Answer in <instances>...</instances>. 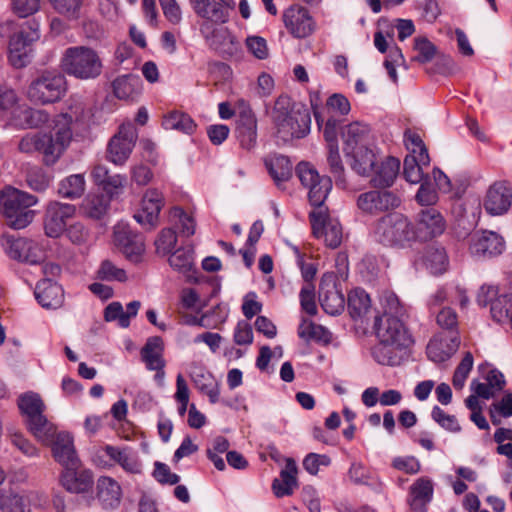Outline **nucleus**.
Listing matches in <instances>:
<instances>
[{"instance_id": "nucleus-1", "label": "nucleus", "mask_w": 512, "mask_h": 512, "mask_svg": "<svg viewBox=\"0 0 512 512\" xmlns=\"http://www.w3.org/2000/svg\"><path fill=\"white\" fill-rule=\"evenodd\" d=\"M60 67L67 75L83 81L95 80L103 72L104 64L98 51L85 45L65 49Z\"/></svg>"}, {"instance_id": "nucleus-2", "label": "nucleus", "mask_w": 512, "mask_h": 512, "mask_svg": "<svg viewBox=\"0 0 512 512\" xmlns=\"http://www.w3.org/2000/svg\"><path fill=\"white\" fill-rule=\"evenodd\" d=\"M38 198L27 192L8 187L0 192V212L5 223L14 230L26 228L32 223L35 211L31 209Z\"/></svg>"}, {"instance_id": "nucleus-3", "label": "nucleus", "mask_w": 512, "mask_h": 512, "mask_svg": "<svg viewBox=\"0 0 512 512\" xmlns=\"http://www.w3.org/2000/svg\"><path fill=\"white\" fill-rule=\"evenodd\" d=\"M374 237L384 246L405 248L415 241L414 224L401 213H388L375 222Z\"/></svg>"}, {"instance_id": "nucleus-4", "label": "nucleus", "mask_w": 512, "mask_h": 512, "mask_svg": "<svg viewBox=\"0 0 512 512\" xmlns=\"http://www.w3.org/2000/svg\"><path fill=\"white\" fill-rule=\"evenodd\" d=\"M272 119L280 133H286L291 138H303L310 131L311 116L304 106L288 110V99L280 97L272 111Z\"/></svg>"}, {"instance_id": "nucleus-5", "label": "nucleus", "mask_w": 512, "mask_h": 512, "mask_svg": "<svg viewBox=\"0 0 512 512\" xmlns=\"http://www.w3.org/2000/svg\"><path fill=\"white\" fill-rule=\"evenodd\" d=\"M65 92V76L56 70H44L31 81L27 96L34 103L49 104L59 101Z\"/></svg>"}, {"instance_id": "nucleus-6", "label": "nucleus", "mask_w": 512, "mask_h": 512, "mask_svg": "<svg viewBox=\"0 0 512 512\" xmlns=\"http://www.w3.org/2000/svg\"><path fill=\"white\" fill-rule=\"evenodd\" d=\"M0 110L15 126L34 128L49 120L43 110L19 106L16 93L7 88H0Z\"/></svg>"}, {"instance_id": "nucleus-7", "label": "nucleus", "mask_w": 512, "mask_h": 512, "mask_svg": "<svg viewBox=\"0 0 512 512\" xmlns=\"http://www.w3.org/2000/svg\"><path fill=\"white\" fill-rule=\"evenodd\" d=\"M296 175L301 184L308 189V198L315 210L323 206L332 188V180L328 176L319 175L318 171L308 162H300L296 166Z\"/></svg>"}, {"instance_id": "nucleus-8", "label": "nucleus", "mask_w": 512, "mask_h": 512, "mask_svg": "<svg viewBox=\"0 0 512 512\" xmlns=\"http://www.w3.org/2000/svg\"><path fill=\"white\" fill-rule=\"evenodd\" d=\"M61 118L63 126L62 128H57L55 134H39L38 152L42 154L43 163L46 166H52L59 160L72 138L71 129L68 127V124L72 121V117L63 114Z\"/></svg>"}, {"instance_id": "nucleus-9", "label": "nucleus", "mask_w": 512, "mask_h": 512, "mask_svg": "<svg viewBox=\"0 0 512 512\" xmlns=\"http://www.w3.org/2000/svg\"><path fill=\"white\" fill-rule=\"evenodd\" d=\"M1 244L5 253L13 260L36 265L44 260L42 247L34 240L10 234H3Z\"/></svg>"}, {"instance_id": "nucleus-10", "label": "nucleus", "mask_w": 512, "mask_h": 512, "mask_svg": "<svg viewBox=\"0 0 512 512\" xmlns=\"http://www.w3.org/2000/svg\"><path fill=\"white\" fill-rule=\"evenodd\" d=\"M400 198L392 191L370 190L357 197L356 205L365 215L376 216L399 207Z\"/></svg>"}, {"instance_id": "nucleus-11", "label": "nucleus", "mask_w": 512, "mask_h": 512, "mask_svg": "<svg viewBox=\"0 0 512 512\" xmlns=\"http://www.w3.org/2000/svg\"><path fill=\"white\" fill-rule=\"evenodd\" d=\"M137 140V131L131 124H122L108 143L107 157L115 165H123L129 158Z\"/></svg>"}, {"instance_id": "nucleus-12", "label": "nucleus", "mask_w": 512, "mask_h": 512, "mask_svg": "<svg viewBox=\"0 0 512 512\" xmlns=\"http://www.w3.org/2000/svg\"><path fill=\"white\" fill-rule=\"evenodd\" d=\"M310 222L314 236L323 238L328 247L335 249L341 244V225L329 218L327 208L313 210L310 213Z\"/></svg>"}, {"instance_id": "nucleus-13", "label": "nucleus", "mask_w": 512, "mask_h": 512, "mask_svg": "<svg viewBox=\"0 0 512 512\" xmlns=\"http://www.w3.org/2000/svg\"><path fill=\"white\" fill-rule=\"evenodd\" d=\"M39 39L38 28H29V31L21 30L10 37L9 62L15 68H23L30 63L31 45Z\"/></svg>"}, {"instance_id": "nucleus-14", "label": "nucleus", "mask_w": 512, "mask_h": 512, "mask_svg": "<svg viewBox=\"0 0 512 512\" xmlns=\"http://www.w3.org/2000/svg\"><path fill=\"white\" fill-rule=\"evenodd\" d=\"M446 229L442 213L435 207L422 208L414 225L415 241H427L441 235Z\"/></svg>"}, {"instance_id": "nucleus-15", "label": "nucleus", "mask_w": 512, "mask_h": 512, "mask_svg": "<svg viewBox=\"0 0 512 512\" xmlns=\"http://www.w3.org/2000/svg\"><path fill=\"white\" fill-rule=\"evenodd\" d=\"M76 207L57 201L50 202L44 215V231L48 237L58 238L66 229V222L73 217Z\"/></svg>"}, {"instance_id": "nucleus-16", "label": "nucleus", "mask_w": 512, "mask_h": 512, "mask_svg": "<svg viewBox=\"0 0 512 512\" xmlns=\"http://www.w3.org/2000/svg\"><path fill=\"white\" fill-rule=\"evenodd\" d=\"M374 328L378 340L390 342L396 346H408L410 343L407 331L397 316L382 315L375 317Z\"/></svg>"}, {"instance_id": "nucleus-17", "label": "nucleus", "mask_w": 512, "mask_h": 512, "mask_svg": "<svg viewBox=\"0 0 512 512\" xmlns=\"http://www.w3.org/2000/svg\"><path fill=\"white\" fill-rule=\"evenodd\" d=\"M512 204V188L506 181H496L489 186L483 199L485 211L492 216L505 214Z\"/></svg>"}, {"instance_id": "nucleus-18", "label": "nucleus", "mask_w": 512, "mask_h": 512, "mask_svg": "<svg viewBox=\"0 0 512 512\" xmlns=\"http://www.w3.org/2000/svg\"><path fill=\"white\" fill-rule=\"evenodd\" d=\"M283 22L295 38H306L315 29V22L309 11L300 5H291L283 13Z\"/></svg>"}, {"instance_id": "nucleus-19", "label": "nucleus", "mask_w": 512, "mask_h": 512, "mask_svg": "<svg viewBox=\"0 0 512 512\" xmlns=\"http://www.w3.org/2000/svg\"><path fill=\"white\" fill-rule=\"evenodd\" d=\"M114 241L125 257L133 262L141 261L145 250L144 237L128 226L118 225L114 230Z\"/></svg>"}, {"instance_id": "nucleus-20", "label": "nucleus", "mask_w": 512, "mask_h": 512, "mask_svg": "<svg viewBox=\"0 0 512 512\" xmlns=\"http://www.w3.org/2000/svg\"><path fill=\"white\" fill-rule=\"evenodd\" d=\"M51 442L52 455L64 470H77L80 467L81 462L69 433L60 432Z\"/></svg>"}, {"instance_id": "nucleus-21", "label": "nucleus", "mask_w": 512, "mask_h": 512, "mask_svg": "<svg viewBox=\"0 0 512 512\" xmlns=\"http://www.w3.org/2000/svg\"><path fill=\"white\" fill-rule=\"evenodd\" d=\"M505 248L503 238L492 231H477L471 236L470 251L477 257L500 255Z\"/></svg>"}, {"instance_id": "nucleus-22", "label": "nucleus", "mask_w": 512, "mask_h": 512, "mask_svg": "<svg viewBox=\"0 0 512 512\" xmlns=\"http://www.w3.org/2000/svg\"><path fill=\"white\" fill-rule=\"evenodd\" d=\"M162 207V194L156 189H148L142 198L141 209L134 214V219L145 229L151 230L158 223Z\"/></svg>"}, {"instance_id": "nucleus-23", "label": "nucleus", "mask_w": 512, "mask_h": 512, "mask_svg": "<svg viewBox=\"0 0 512 512\" xmlns=\"http://www.w3.org/2000/svg\"><path fill=\"white\" fill-rule=\"evenodd\" d=\"M235 134L241 148L251 151L257 143V120L251 110H243L236 120Z\"/></svg>"}, {"instance_id": "nucleus-24", "label": "nucleus", "mask_w": 512, "mask_h": 512, "mask_svg": "<svg viewBox=\"0 0 512 512\" xmlns=\"http://www.w3.org/2000/svg\"><path fill=\"white\" fill-rule=\"evenodd\" d=\"M34 295L38 303L45 309H57L64 302L62 287L49 278H44L37 283Z\"/></svg>"}, {"instance_id": "nucleus-25", "label": "nucleus", "mask_w": 512, "mask_h": 512, "mask_svg": "<svg viewBox=\"0 0 512 512\" xmlns=\"http://www.w3.org/2000/svg\"><path fill=\"white\" fill-rule=\"evenodd\" d=\"M195 13L214 24H224L229 20V8L219 0H190Z\"/></svg>"}, {"instance_id": "nucleus-26", "label": "nucleus", "mask_w": 512, "mask_h": 512, "mask_svg": "<svg viewBox=\"0 0 512 512\" xmlns=\"http://www.w3.org/2000/svg\"><path fill=\"white\" fill-rule=\"evenodd\" d=\"M164 342L161 337L153 336L141 349V359L147 369L157 371L156 376L164 375L165 360L163 359Z\"/></svg>"}, {"instance_id": "nucleus-27", "label": "nucleus", "mask_w": 512, "mask_h": 512, "mask_svg": "<svg viewBox=\"0 0 512 512\" xmlns=\"http://www.w3.org/2000/svg\"><path fill=\"white\" fill-rule=\"evenodd\" d=\"M343 151L346 156L356 152L359 147L366 148L369 138V128L359 122L346 125L342 131Z\"/></svg>"}, {"instance_id": "nucleus-28", "label": "nucleus", "mask_w": 512, "mask_h": 512, "mask_svg": "<svg viewBox=\"0 0 512 512\" xmlns=\"http://www.w3.org/2000/svg\"><path fill=\"white\" fill-rule=\"evenodd\" d=\"M400 169V161L395 157H387L378 165L372 174L370 183L373 187L386 188L393 185Z\"/></svg>"}, {"instance_id": "nucleus-29", "label": "nucleus", "mask_w": 512, "mask_h": 512, "mask_svg": "<svg viewBox=\"0 0 512 512\" xmlns=\"http://www.w3.org/2000/svg\"><path fill=\"white\" fill-rule=\"evenodd\" d=\"M298 472L294 459L287 458L286 465L280 472V479H274L272 489L277 497L289 496L293 493L294 488L298 486L296 474Z\"/></svg>"}, {"instance_id": "nucleus-30", "label": "nucleus", "mask_w": 512, "mask_h": 512, "mask_svg": "<svg viewBox=\"0 0 512 512\" xmlns=\"http://www.w3.org/2000/svg\"><path fill=\"white\" fill-rule=\"evenodd\" d=\"M298 472L294 459L287 458L286 465L280 472V479H274L272 489L277 497L289 496L293 493L294 488L298 486L296 474Z\"/></svg>"}, {"instance_id": "nucleus-31", "label": "nucleus", "mask_w": 512, "mask_h": 512, "mask_svg": "<svg viewBox=\"0 0 512 512\" xmlns=\"http://www.w3.org/2000/svg\"><path fill=\"white\" fill-rule=\"evenodd\" d=\"M77 470H64L60 476L62 486L72 493H86L91 490L93 486V476L88 470H83L79 473Z\"/></svg>"}, {"instance_id": "nucleus-32", "label": "nucleus", "mask_w": 512, "mask_h": 512, "mask_svg": "<svg viewBox=\"0 0 512 512\" xmlns=\"http://www.w3.org/2000/svg\"><path fill=\"white\" fill-rule=\"evenodd\" d=\"M410 507L415 512H426V505L433 496V485L427 478H419L410 487Z\"/></svg>"}, {"instance_id": "nucleus-33", "label": "nucleus", "mask_w": 512, "mask_h": 512, "mask_svg": "<svg viewBox=\"0 0 512 512\" xmlns=\"http://www.w3.org/2000/svg\"><path fill=\"white\" fill-rule=\"evenodd\" d=\"M194 251L192 247L179 248L174 251L168 261L170 266L177 272L183 274L188 281L197 282L194 277L195 265H194Z\"/></svg>"}, {"instance_id": "nucleus-34", "label": "nucleus", "mask_w": 512, "mask_h": 512, "mask_svg": "<svg viewBox=\"0 0 512 512\" xmlns=\"http://www.w3.org/2000/svg\"><path fill=\"white\" fill-rule=\"evenodd\" d=\"M97 497L104 508H115L120 503L121 488L112 478L101 477L97 481Z\"/></svg>"}, {"instance_id": "nucleus-35", "label": "nucleus", "mask_w": 512, "mask_h": 512, "mask_svg": "<svg viewBox=\"0 0 512 512\" xmlns=\"http://www.w3.org/2000/svg\"><path fill=\"white\" fill-rule=\"evenodd\" d=\"M191 378L200 392L209 397L211 403L218 402L220 395L219 383L211 373L204 371L202 368H196L192 371Z\"/></svg>"}, {"instance_id": "nucleus-36", "label": "nucleus", "mask_w": 512, "mask_h": 512, "mask_svg": "<svg viewBox=\"0 0 512 512\" xmlns=\"http://www.w3.org/2000/svg\"><path fill=\"white\" fill-rule=\"evenodd\" d=\"M265 166L277 186L292 176V163L287 156L275 155L265 159Z\"/></svg>"}, {"instance_id": "nucleus-37", "label": "nucleus", "mask_w": 512, "mask_h": 512, "mask_svg": "<svg viewBox=\"0 0 512 512\" xmlns=\"http://www.w3.org/2000/svg\"><path fill=\"white\" fill-rule=\"evenodd\" d=\"M320 304L323 310L330 315L340 314L344 309V296L336 289L335 285H320L319 292Z\"/></svg>"}, {"instance_id": "nucleus-38", "label": "nucleus", "mask_w": 512, "mask_h": 512, "mask_svg": "<svg viewBox=\"0 0 512 512\" xmlns=\"http://www.w3.org/2000/svg\"><path fill=\"white\" fill-rule=\"evenodd\" d=\"M422 263L429 273L440 275L447 270L449 262L444 248L430 246L423 255Z\"/></svg>"}, {"instance_id": "nucleus-39", "label": "nucleus", "mask_w": 512, "mask_h": 512, "mask_svg": "<svg viewBox=\"0 0 512 512\" xmlns=\"http://www.w3.org/2000/svg\"><path fill=\"white\" fill-rule=\"evenodd\" d=\"M406 347L379 340V343L373 348L372 354L379 364L395 366L400 363L402 352Z\"/></svg>"}, {"instance_id": "nucleus-40", "label": "nucleus", "mask_w": 512, "mask_h": 512, "mask_svg": "<svg viewBox=\"0 0 512 512\" xmlns=\"http://www.w3.org/2000/svg\"><path fill=\"white\" fill-rule=\"evenodd\" d=\"M350 156L353 158L351 167L358 175L363 177L372 176L376 167L377 158L371 149L368 147H359V149L351 153Z\"/></svg>"}, {"instance_id": "nucleus-41", "label": "nucleus", "mask_w": 512, "mask_h": 512, "mask_svg": "<svg viewBox=\"0 0 512 512\" xmlns=\"http://www.w3.org/2000/svg\"><path fill=\"white\" fill-rule=\"evenodd\" d=\"M162 126L166 130H177L185 134H192L196 129V123L185 112L171 111L164 116Z\"/></svg>"}, {"instance_id": "nucleus-42", "label": "nucleus", "mask_w": 512, "mask_h": 512, "mask_svg": "<svg viewBox=\"0 0 512 512\" xmlns=\"http://www.w3.org/2000/svg\"><path fill=\"white\" fill-rule=\"evenodd\" d=\"M27 426L29 431L42 443H50L55 436V427L50 423L43 413L28 418Z\"/></svg>"}, {"instance_id": "nucleus-43", "label": "nucleus", "mask_w": 512, "mask_h": 512, "mask_svg": "<svg viewBox=\"0 0 512 512\" xmlns=\"http://www.w3.org/2000/svg\"><path fill=\"white\" fill-rule=\"evenodd\" d=\"M110 199L104 193L88 195L82 204L84 214L92 219H101L108 211Z\"/></svg>"}, {"instance_id": "nucleus-44", "label": "nucleus", "mask_w": 512, "mask_h": 512, "mask_svg": "<svg viewBox=\"0 0 512 512\" xmlns=\"http://www.w3.org/2000/svg\"><path fill=\"white\" fill-rule=\"evenodd\" d=\"M298 335L305 340H315L328 344L331 341V333L324 326L309 321L306 318L302 319L298 328Z\"/></svg>"}, {"instance_id": "nucleus-45", "label": "nucleus", "mask_w": 512, "mask_h": 512, "mask_svg": "<svg viewBox=\"0 0 512 512\" xmlns=\"http://www.w3.org/2000/svg\"><path fill=\"white\" fill-rule=\"evenodd\" d=\"M369 295L360 288H356L348 295V309L353 318L364 316L370 309Z\"/></svg>"}, {"instance_id": "nucleus-46", "label": "nucleus", "mask_w": 512, "mask_h": 512, "mask_svg": "<svg viewBox=\"0 0 512 512\" xmlns=\"http://www.w3.org/2000/svg\"><path fill=\"white\" fill-rule=\"evenodd\" d=\"M84 191L85 180L81 174H74L66 177L59 183L58 187L59 195L69 199L81 197Z\"/></svg>"}, {"instance_id": "nucleus-47", "label": "nucleus", "mask_w": 512, "mask_h": 512, "mask_svg": "<svg viewBox=\"0 0 512 512\" xmlns=\"http://www.w3.org/2000/svg\"><path fill=\"white\" fill-rule=\"evenodd\" d=\"M18 407L23 415L28 418L41 414L45 410V404L40 395L27 392L19 396Z\"/></svg>"}, {"instance_id": "nucleus-48", "label": "nucleus", "mask_w": 512, "mask_h": 512, "mask_svg": "<svg viewBox=\"0 0 512 512\" xmlns=\"http://www.w3.org/2000/svg\"><path fill=\"white\" fill-rule=\"evenodd\" d=\"M104 451L112 460L120 464L126 471L132 473L140 471L137 460L130 455L127 449H119L117 447L107 445L104 448Z\"/></svg>"}, {"instance_id": "nucleus-49", "label": "nucleus", "mask_w": 512, "mask_h": 512, "mask_svg": "<svg viewBox=\"0 0 512 512\" xmlns=\"http://www.w3.org/2000/svg\"><path fill=\"white\" fill-rule=\"evenodd\" d=\"M26 182L37 192H44L50 185L51 177L39 166H29L26 169Z\"/></svg>"}, {"instance_id": "nucleus-50", "label": "nucleus", "mask_w": 512, "mask_h": 512, "mask_svg": "<svg viewBox=\"0 0 512 512\" xmlns=\"http://www.w3.org/2000/svg\"><path fill=\"white\" fill-rule=\"evenodd\" d=\"M139 82V77L131 74L117 77L112 83L115 96L119 99L129 98Z\"/></svg>"}, {"instance_id": "nucleus-51", "label": "nucleus", "mask_w": 512, "mask_h": 512, "mask_svg": "<svg viewBox=\"0 0 512 512\" xmlns=\"http://www.w3.org/2000/svg\"><path fill=\"white\" fill-rule=\"evenodd\" d=\"M414 50L417 55L412 57V61L425 64L433 60L437 53L436 46L426 37L420 36L414 39Z\"/></svg>"}, {"instance_id": "nucleus-52", "label": "nucleus", "mask_w": 512, "mask_h": 512, "mask_svg": "<svg viewBox=\"0 0 512 512\" xmlns=\"http://www.w3.org/2000/svg\"><path fill=\"white\" fill-rule=\"evenodd\" d=\"M328 165L330 168V172L333 174L336 180L337 185L345 186L346 181L344 178V165L342 163L338 144H333V146H328Z\"/></svg>"}, {"instance_id": "nucleus-53", "label": "nucleus", "mask_w": 512, "mask_h": 512, "mask_svg": "<svg viewBox=\"0 0 512 512\" xmlns=\"http://www.w3.org/2000/svg\"><path fill=\"white\" fill-rule=\"evenodd\" d=\"M177 243L176 232L171 228H164L155 240L156 252L159 255L166 256L175 247Z\"/></svg>"}, {"instance_id": "nucleus-54", "label": "nucleus", "mask_w": 512, "mask_h": 512, "mask_svg": "<svg viewBox=\"0 0 512 512\" xmlns=\"http://www.w3.org/2000/svg\"><path fill=\"white\" fill-rule=\"evenodd\" d=\"M53 8L68 19H78L83 0H49Z\"/></svg>"}, {"instance_id": "nucleus-55", "label": "nucleus", "mask_w": 512, "mask_h": 512, "mask_svg": "<svg viewBox=\"0 0 512 512\" xmlns=\"http://www.w3.org/2000/svg\"><path fill=\"white\" fill-rule=\"evenodd\" d=\"M98 278L106 281L124 282L127 280L126 272L116 267L110 260H104L97 272Z\"/></svg>"}, {"instance_id": "nucleus-56", "label": "nucleus", "mask_w": 512, "mask_h": 512, "mask_svg": "<svg viewBox=\"0 0 512 512\" xmlns=\"http://www.w3.org/2000/svg\"><path fill=\"white\" fill-rule=\"evenodd\" d=\"M473 367V355L471 352H466L462 361L457 366L453 375V385L456 389H461L464 386L465 380Z\"/></svg>"}, {"instance_id": "nucleus-57", "label": "nucleus", "mask_w": 512, "mask_h": 512, "mask_svg": "<svg viewBox=\"0 0 512 512\" xmlns=\"http://www.w3.org/2000/svg\"><path fill=\"white\" fill-rule=\"evenodd\" d=\"M431 415L433 420L437 422L442 428L450 432H459L461 430V426L458 423L456 417L454 415L445 413V411L440 407H433Z\"/></svg>"}, {"instance_id": "nucleus-58", "label": "nucleus", "mask_w": 512, "mask_h": 512, "mask_svg": "<svg viewBox=\"0 0 512 512\" xmlns=\"http://www.w3.org/2000/svg\"><path fill=\"white\" fill-rule=\"evenodd\" d=\"M171 217L179 220L181 235L186 237L194 235L196 229L195 221L191 216H188L182 208L174 207L171 210Z\"/></svg>"}, {"instance_id": "nucleus-59", "label": "nucleus", "mask_w": 512, "mask_h": 512, "mask_svg": "<svg viewBox=\"0 0 512 512\" xmlns=\"http://www.w3.org/2000/svg\"><path fill=\"white\" fill-rule=\"evenodd\" d=\"M331 463L329 456L324 454L309 453L303 460V468L311 475H317L320 466H328Z\"/></svg>"}, {"instance_id": "nucleus-60", "label": "nucleus", "mask_w": 512, "mask_h": 512, "mask_svg": "<svg viewBox=\"0 0 512 512\" xmlns=\"http://www.w3.org/2000/svg\"><path fill=\"white\" fill-rule=\"evenodd\" d=\"M403 175L410 183H419L422 179V166L415 156H407L404 159Z\"/></svg>"}, {"instance_id": "nucleus-61", "label": "nucleus", "mask_w": 512, "mask_h": 512, "mask_svg": "<svg viewBox=\"0 0 512 512\" xmlns=\"http://www.w3.org/2000/svg\"><path fill=\"white\" fill-rule=\"evenodd\" d=\"M416 201L426 207H434L438 202V194L429 183H422L415 196Z\"/></svg>"}, {"instance_id": "nucleus-62", "label": "nucleus", "mask_w": 512, "mask_h": 512, "mask_svg": "<svg viewBox=\"0 0 512 512\" xmlns=\"http://www.w3.org/2000/svg\"><path fill=\"white\" fill-rule=\"evenodd\" d=\"M104 318L107 322L118 320L122 328H127L130 325L120 302L110 303L104 310Z\"/></svg>"}, {"instance_id": "nucleus-63", "label": "nucleus", "mask_w": 512, "mask_h": 512, "mask_svg": "<svg viewBox=\"0 0 512 512\" xmlns=\"http://www.w3.org/2000/svg\"><path fill=\"white\" fill-rule=\"evenodd\" d=\"M300 303L302 309L309 315L313 316L317 313V306L315 303L314 287L307 284L302 287L300 291Z\"/></svg>"}, {"instance_id": "nucleus-64", "label": "nucleus", "mask_w": 512, "mask_h": 512, "mask_svg": "<svg viewBox=\"0 0 512 512\" xmlns=\"http://www.w3.org/2000/svg\"><path fill=\"white\" fill-rule=\"evenodd\" d=\"M3 512H29L25 509L23 497L18 494L4 496L1 500Z\"/></svg>"}]
</instances>
